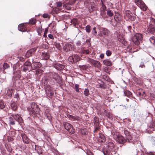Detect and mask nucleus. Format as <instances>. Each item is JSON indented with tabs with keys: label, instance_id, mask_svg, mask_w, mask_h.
I'll return each mask as SVG.
<instances>
[{
	"label": "nucleus",
	"instance_id": "obj_8",
	"mask_svg": "<svg viewBox=\"0 0 155 155\" xmlns=\"http://www.w3.org/2000/svg\"><path fill=\"white\" fill-rule=\"evenodd\" d=\"M151 24L149 25L147 29V31L152 34L155 33V20H151Z\"/></svg>",
	"mask_w": 155,
	"mask_h": 155
},
{
	"label": "nucleus",
	"instance_id": "obj_60",
	"mask_svg": "<svg viewBox=\"0 0 155 155\" xmlns=\"http://www.w3.org/2000/svg\"><path fill=\"white\" fill-rule=\"evenodd\" d=\"M119 15V14L118 13H116L115 15L114 16V19H116L118 18H119L118 16Z\"/></svg>",
	"mask_w": 155,
	"mask_h": 155
},
{
	"label": "nucleus",
	"instance_id": "obj_59",
	"mask_svg": "<svg viewBox=\"0 0 155 155\" xmlns=\"http://www.w3.org/2000/svg\"><path fill=\"white\" fill-rule=\"evenodd\" d=\"M103 152L104 155H110V153L106 150L103 151Z\"/></svg>",
	"mask_w": 155,
	"mask_h": 155
},
{
	"label": "nucleus",
	"instance_id": "obj_36",
	"mask_svg": "<svg viewBox=\"0 0 155 155\" xmlns=\"http://www.w3.org/2000/svg\"><path fill=\"white\" fill-rule=\"evenodd\" d=\"M155 126V123L153 121H151L149 125V127L150 128H153Z\"/></svg>",
	"mask_w": 155,
	"mask_h": 155
},
{
	"label": "nucleus",
	"instance_id": "obj_49",
	"mask_svg": "<svg viewBox=\"0 0 155 155\" xmlns=\"http://www.w3.org/2000/svg\"><path fill=\"white\" fill-rule=\"evenodd\" d=\"M103 78L107 81H109L110 79L109 77L106 75H104L103 76Z\"/></svg>",
	"mask_w": 155,
	"mask_h": 155
},
{
	"label": "nucleus",
	"instance_id": "obj_28",
	"mask_svg": "<svg viewBox=\"0 0 155 155\" xmlns=\"http://www.w3.org/2000/svg\"><path fill=\"white\" fill-rule=\"evenodd\" d=\"M74 59V63H76L80 60V58L78 55H74L73 56Z\"/></svg>",
	"mask_w": 155,
	"mask_h": 155
},
{
	"label": "nucleus",
	"instance_id": "obj_34",
	"mask_svg": "<svg viewBox=\"0 0 155 155\" xmlns=\"http://www.w3.org/2000/svg\"><path fill=\"white\" fill-rule=\"evenodd\" d=\"M54 45L58 49L60 50L61 49V47L60 43L55 42L54 44Z\"/></svg>",
	"mask_w": 155,
	"mask_h": 155
},
{
	"label": "nucleus",
	"instance_id": "obj_42",
	"mask_svg": "<svg viewBox=\"0 0 155 155\" xmlns=\"http://www.w3.org/2000/svg\"><path fill=\"white\" fill-rule=\"evenodd\" d=\"M4 108H5V105L3 102L2 101H0V108L2 109Z\"/></svg>",
	"mask_w": 155,
	"mask_h": 155
},
{
	"label": "nucleus",
	"instance_id": "obj_25",
	"mask_svg": "<svg viewBox=\"0 0 155 155\" xmlns=\"http://www.w3.org/2000/svg\"><path fill=\"white\" fill-rule=\"evenodd\" d=\"M102 32L104 35L107 36L108 35L109 31L107 29L103 28L102 29Z\"/></svg>",
	"mask_w": 155,
	"mask_h": 155
},
{
	"label": "nucleus",
	"instance_id": "obj_17",
	"mask_svg": "<svg viewBox=\"0 0 155 155\" xmlns=\"http://www.w3.org/2000/svg\"><path fill=\"white\" fill-rule=\"evenodd\" d=\"M107 146L109 148L110 150L112 151L114 150V145L112 142H110L107 144Z\"/></svg>",
	"mask_w": 155,
	"mask_h": 155
},
{
	"label": "nucleus",
	"instance_id": "obj_55",
	"mask_svg": "<svg viewBox=\"0 0 155 155\" xmlns=\"http://www.w3.org/2000/svg\"><path fill=\"white\" fill-rule=\"evenodd\" d=\"M43 17L44 18H50L48 14L46 13L44 14H43Z\"/></svg>",
	"mask_w": 155,
	"mask_h": 155
},
{
	"label": "nucleus",
	"instance_id": "obj_61",
	"mask_svg": "<svg viewBox=\"0 0 155 155\" xmlns=\"http://www.w3.org/2000/svg\"><path fill=\"white\" fill-rule=\"evenodd\" d=\"M87 68V67L86 65H82L81 67V68L83 69H86Z\"/></svg>",
	"mask_w": 155,
	"mask_h": 155
},
{
	"label": "nucleus",
	"instance_id": "obj_57",
	"mask_svg": "<svg viewBox=\"0 0 155 155\" xmlns=\"http://www.w3.org/2000/svg\"><path fill=\"white\" fill-rule=\"evenodd\" d=\"M62 5V3L60 2H58L57 3V6L58 7H61Z\"/></svg>",
	"mask_w": 155,
	"mask_h": 155
},
{
	"label": "nucleus",
	"instance_id": "obj_2",
	"mask_svg": "<svg viewBox=\"0 0 155 155\" xmlns=\"http://www.w3.org/2000/svg\"><path fill=\"white\" fill-rule=\"evenodd\" d=\"M31 105V108L29 110L30 115L34 118L39 117L40 115V109L37 104L35 102H32Z\"/></svg>",
	"mask_w": 155,
	"mask_h": 155
},
{
	"label": "nucleus",
	"instance_id": "obj_38",
	"mask_svg": "<svg viewBox=\"0 0 155 155\" xmlns=\"http://www.w3.org/2000/svg\"><path fill=\"white\" fill-rule=\"evenodd\" d=\"M31 64L29 61H26L24 64L23 66L26 67H30L31 66Z\"/></svg>",
	"mask_w": 155,
	"mask_h": 155
},
{
	"label": "nucleus",
	"instance_id": "obj_19",
	"mask_svg": "<svg viewBox=\"0 0 155 155\" xmlns=\"http://www.w3.org/2000/svg\"><path fill=\"white\" fill-rule=\"evenodd\" d=\"M139 6H140V9L143 11H145L147 9V7L143 2Z\"/></svg>",
	"mask_w": 155,
	"mask_h": 155
},
{
	"label": "nucleus",
	"instance_id": "obj_35",
	"mask_svg": "<svg viewBox=\"0 0 155 155\" xmlns=\"http://www.w3.org/2000/svg\"><path fill=\"white\" fill-rule=\"evenodd\" d=\"M107 15L110 17H112L113 15V13L111 11L110 9H108L107 11Z\"/></svg>",
	"mask_w": 155,
	"mask_h": 155
},
{
	"label": "nucleus",
	"instance_id": "obj_33",
	"mask_svg": "<svg viewBox=\"0 0 155 155\" xmlns=\"http://www.w3.org/2000/svg\"><path fill=\"white\" fill-rule=\"evenodd\" d=\"M99 87L104 89H106L107 88L106 85L103 82H102L101 84H99Z\"/></svg>",
	"mask_w": 155,
	"mask_h": 155
},
{
	"label": "nucleus",
	"instance_id": "obj_32",
	"mask_svg": "<svg viewBox=\"0 0 155 155\" xmlns=\"http://www.w3.org/2000/svg\"><path fill=\"white\" fill-rule=\"evenodd\" d=\"M111 23L114 26H115L117 25L118 22L117 20H112V21H111Z\"/></svg>",
	"mask_w": 155,
	"mask_h": 155
},
{
	"label": "nucleus",
	"instance_id": "obj_22",
	"mask_svg": "<svg viewBox=\"0 0 155 155\" xmlns=\"http://www.w3.org/2000/svg\"><path fill=\"white\" fill-rule=\"evenodd\" d=\"M124 94L125 96L130 97H132V93L128 90H124Z\"/></svg>",
	"mask_w": 155,
	"mask_h": 155
},
{
	"label": "nucleus",
	"instance_id": "obj_24",
	"mask_svg": "<svg viewBox=\"0 0 155 155\" xmlns=\"http://www.w3.org/2000/svg\"><path fill=\"white\" fill-rule=\"evenodd\" d=\"M11 106L12 109L14 111L16 110L17 108V104L15 103L12 102L11 104Z\"/></svg>",
	"mask_w": 155,
	"mask_h": 155
},
{
	"label": "nucleus",
	"instance_id": "obj_10",
	"mask_svg": "<svg viewBox=\"0 0 155 155\" xmlns=\"http://www.w3.org/2000/svg\"><path fill=\"white\" fill-rule=\"evenodd\" d=\"M27 23V22L19 25L18 27V30L22 32L25 31L27 30L26 25Z\"/></svg>",
	"mask_w": 155,
	"mask_h": 155
},
{
	"label": "nucleus",
	"instance_id": "obj_3",
	"mask_svg": "<svg viewBox=\"0 0 155 155\" xmlns=\"http://www.w3.org/2000/svg\"><path fill=\"white\" fill-rule=\"evenodd\" d=\"M11 116L9 117L8 118L9 124L10 125H13L15 124V121L13 117L19 124L23 123V120L20 115L18 114H12Z\"/></svg>",
	"mask_w": 155,
	"mask_h": 155
},
{
	"label": "nucleus",
	"instance_id": "obj_11",
	"mask_svg": "<svg viewBox=\"0 0 155 155\" xmlns=\"http://www.w3.org/2000/svg\"><path fill=\"white\" fill-rule=\"evenodd\" d=\"M21 136L22 138L23 141L25 143L27 144L29 143L30 139L26 134L25 133H22L21 134Z\"/></svg>",
	"mask_w": 155,
	"mask_h": 155
},
{
	"label": "nucleus",
	"instance_id": "obj_16",
	"mask_svg": "<svg viewBox=\"0 0 155 155\" xmlns=\"http://www.w3.org/2000/svg\"><path fill=\"white\" fill-rule=\"evenodd\" d=\"M54 67L58 70H61L64 68V66L62 64L56 63L54 65Z\"/></svg>",
	"mask_w": 155,
	"mask_h": 155
},
{
	"label": "nucleus",
	"instance_id": "obj_62",
	"mask_svg": "<svg viewBox=\"0 0 155 155\" xmlns=\"http://www.w3.org/2000/svg\"><path fill=\"white\" fill-rule=\"evenodd\" d=\"M48 37L51 39H54V38L53 35L51 34H49L48 35Z\"/></svg>",
	"mask_w": 155,
	"mask_h": 155
},
{
	"label": "nucleus",
	"instance_id": "obj_47",
	"mask_svg": "<svg viewBox=\"0 0 155 155\" xmlns=\"http://www.w3.org/2000/svg\"><path fill=\"white\" fill-rule=\"evenodd\" d=\"M79 85L78 84H76L75 85V91L78 92H79Z\"/></svg>",
	"mask_w": 155,
	"mask_h": 155
},
{
	"label": "nucleus",
	"instance_id": "obj_46",
	"mask_svg": "<svg viewBox=\"0 0 155 155\" xmlns=\"http://www.w3.org/2000/svg\"><path fill=\"white\" fill-rule=\"evenodd\" d=\"M112 53V52L110 50H107L106 52V54L108 56H110L111 55Z\"/></svg>",
	"mask_w": 155,
	"mask_h": 155
},
{
	"label": "nucleus",
	"instance_id": "obj_64",
	"mask_svg": "<svg viewBox=\"0 0 155 155\" xmlns=\"http://www.w3.org/2000/svg\"><path fill=\"white\" fill-rule=\"evenodd\" d=\"M19 60L21 62H24L25 61V59L22 57H20L19 58Z\"/></svg>",
	"mask_w": 155,
	"mask_h": 155
},
{
	"label": "nucleus",
	"instance_id": "obj_7",
	"mask_svg": "<svg viewBox=\"0 0 155 155\" xmlns=\"http://www.w3.org/2000/svg\"><path fill=\"white\" fill-rule=\"evenodd\" d=\"M65 128L70 133L74 134L75 132V130L73 126L69 123L64 122L63 123Z\"/></svg>",
	"mask_w": 155,
	"mask_h": 155
},
{
	"label": "nucleus",
	"instance_id": "obj_41",
	"mask_svg": "<svg viewBox=\"0 0 155 155\" xmlns=\"http://www.w3.org/2000/svg\"><path fill=\"white\" fill-rule=\"evenodd\" d=\"M95 129L94 131V133H96L98 130L100 129L99 127V125H95Z\"/></svg>",
	"mask_w": 155,
	"mask_h": 155
},
{
	"label": "nucleus",
	"instance_id": "obj_63",
	"mask_svg": "<svg viewBox=\"0 0 155 155\" xmlns=\"http://www.w3.org/2000/svg\"><path fill=\"white\" fill-rule=\"evenodd\" d=\"M48 31V29H45V31L44 35H43L44 37H45L46 36V34L47 33Z\"/></svg>",
	"mask_w": 155,
	"mask_h": 155
},
{
	"label": "nucleus",
	"instance_id": "obj_58",
	"mask_svg": "<svg viewBox=\"0 0 155 155\" xmlns=\"http://www.w3.org/2000/svg\"><path fill=\"white\" fill-rule=\"evenodd\" d=\"M42 47L43 48H44L45 49H47L48 48V45L45 44H43V45H42Z\"/></svg>",
	"mask_w": 155,
	"mask_h": 155
},
{
	"label": "nucleus",
	"instance_id": "obj_44",
	"mask_svg": "<svg viewBox=\"0 0 155 155\" xmlns=\"http://www.w3.org/2000/svg\"><path fill=\"white\" fill-rule=\"evenodd\" d=\"M149 40L151 43H154L155 42V37H152L150 38Z\"/></svg>",
	"mask_w": 155,
	"mask_h": 155
},
{
	"label": "nucleus",
	"instance_id": "obj_5",
	"mask_svg": "<svg viewBox=\"0 0 155 155\" xmlns=\"http://www.w3.org/2000/svg\"><path fill=\"white\" fill-rule=\"evenodd\" d=\"M84 4L90 12H92L95 10V5L94 2L87 1L85 2Z\"/></svg>",
	"mask_w": 155,
	"mask_h": 155
},
{
	"label": "nucleus",
	"instance_id": "obj_9",
	"mask_svg": "<svg viewBox=\"0 0 155 155\" xmlns=\"http://www.w3.org/2000/svg\"><path fill=\"white\" fill-rule=\"evenodd\" d=\"M49 77L51 80H54L53 81L54 82L55 81L57 82L60 79V76L57 73L54 72H51L49 73Z\"/></svg>",
	"mask_w": 155,
	"mask_h": 155
},
{
	"label": "nucleus",
	"instance_id": "obj_26",
	"mask_svg": "<svg viewBox=\"0 0 155 155\" xmlns=\"http://www.w3.org/2000/svg\"><path fill=\"white\" fill-rule=\"evenodd\" d=\"M42 56L45 60H47L49 58V54L46 52H44L42 53Z\"/></svg>",
	"mask_w": 155,
	"mask_h": 155
},
{
	"label": "nucleus",
	"instance_id": "obj_31",
	"mask_svg": "<svg viewBox=\"0 0 155 155\" xmlns=\"http://www.w3.org/2000/svg\"><path fill=\"white\" fill-rule=\"evenodd\" d=\"M84 94L86 96H88L90 94L89 90L87 88L85 89Z\"/></svg>",
	"mask_w": 155,
	"mask_h": 155
},
{
	"label": "nucleus",
	"instance_id": "obj_30",
	"mask_svg": "<svg viewBox=\"0 0 155 155\" xmlns=\"http://www.w3.org/2000/svg\"><path fill=\"white\" fill-rule=\"evenodd\" d=\"M71 24V25L75 26L77 24H78V22L77 20H70Z\"/></svg>",
	"mask_w": 155,
	"mask_h": 155
},
{
	"label": "nucleus",
	"instance_id": "obj_29",
	"mask_svg": "<svg viewBox=\"0 0 155 155\" xmlns=\"http://www.w3.org/2000/svg\"><path fill=\"white\" fill-rule=\"evenodd\" d=\"M13 93V90L12 89H8L7 93V95L9 97H11L12 96Z\"/></svg>",
	"mask_w": 155,
	"mask_h": 155
},
{
	"label": "nucleus",
	"instance_id": "obj_18",
	"mask_svg": "<svg viewBox=\"0 0 155 155\" xmlns=\"http://www.w3.org/2000/svg\"><path fill=\"white\" fill-rule=\"evenodd\" d=\"M98 141L100 143L105 142V138L104 136L102 134H100V136L98 139Z\"/></svg>",
	"mask_w": 155,
	"mask_h": 155
},
{
	"label": "nucleus",
	"instance_id": "obj_4",
	"mask_svg": "<svg viewBox=\"0 0 155 155\" xmlns=\"http://www.w3.org/2000/svg\"><path fill=\"white\" fill-rule=\"evenodd\" d=\"M143 37L142 35L140 34H136L132 38L133 42L136 45H138L140 43V42L142 40Z\"/></svg>",
	"mask_w": 155,
	"mask_h": 155
},
{
	"label": "nucleus",
	"instance_id": "obj_14",
	"mask_svg": "<svg viewBox=\"0 0 155 155\" xmlns=\"http://www.w3.org/2000/svg\"><path fill=\"white\" fill-rule=\"evenodd\" d=\"M36 50V49L34 48L28 51L26 54L25 55L26 57L27 58H28L32 56V55L34 54Z\"/></svg>",
	"mask_w": 155,
	"mask_h": 155
},
{
	"label": "nucleus",
	"instance_id": "obj_6",
	"mask_svg": "<svg viewBox=\"0 0 155 155\" xmlns=\"http://www.w3.org/2000/svg\"><path fill=\"white\" fill-rule=\"evenodd\" d=\"M87 61L91 64L93 66L98 68L101 67V63L99 61L88 58L87 59Z\"/></svg>",
	"mask_w": 155,
	"mask_h": 155
},
{
	"label": "nucleus",
	"instance_id": "obj_50",
	"mask_svg": "<svg viewBox=\"0 0 155 155\" xmlns=\"http://www.w3.org/2000/svg\"><path fill=\"white\" fill-rule=\"evenodd\" d=\"M82 53L84 54H88L90 53V52L88 50H83L82 51Z\"/></svg>",
	"mask_w": 155,
	"mask_h": 155
},
{
	"label": "nucleus",
	"instance_id": "obj_45",
	"mask_svg": "<svg viewBox=\"0 0 155 155\" xmlns=\"http://www.w3.org/2000/svg\"><path fill=\"white\" fill-rule=\"evenodd\" d=\"M37 31L38 33V34L39 35H41V33H42V30L41 28H38L37 29Z\"/></svg>",
	"mask_w": 155,
	"mask_h": 155
},
{
	"label": "nucleus",
	"instance_id": "obj_53",
	"mask_svg": "<svg viewBox=\"0 0 155 155\" xmlns=\"http://www.w3.org/2000/svg\"><path fill=\"white\" fill-rule=\"evenodd\" d=\"M36 20H30L29 21L28 23L29 24H31L32 25H34L36 23Z\"/></svg>",
	"mask_w": 155,
	"mask_h": 155
},
{
	"label": "nucleus",
	"instance_id": "obj_40",
	"mask_svg": "<svg viewBox=\"0 0 155 155\" xmlns=\"http://www.w3.org/2000/svg\"><path fill=\"white\" fill-rule=\"evenodd\" d=\"M9 67V65L6 63H5L3 65V68L4 69H6Z\"/></svg>",
	"mask_w": 155,
	"mask_h": 155
},
{
	"label": "nucleus",
	"instance_id": "obj_51",
	"mask_svg": "<svg viewBox=\"0 0 155 155\" xmlns=\"http://www.w3.org/2000/svg\"><path fill=\"white\" fill-rule=\"evenodd\" d=\"M92 33L94 35H96L97 33V31H96L95 27H94L93 28V30L92 31Z\"/></svg>",
	"mask_w": 155,
	"mask_h": 155
},
{
	"label": "nucleus",
	"instance_id": "obj_12",
	"mask_svg": "<svg viewBox=\"0 0 155 155\" xmlns=\"http://www.w3.org/2000/svg\"><path fill=\"white\" fill-rule=\"evenodd\" d=\"M63 49L65 51L68 52L73 49L72 46L70 44H66L63 47Z\"/></svg>",
	"mask_w": 155,
	"mask_h": 155
},
{
	"label": "nucleus",
	"instance_id": "obj_27",
	"mask_svg": "<svg viewBox=\"0 0 155 155\" xmlns=\"http://www.w3.org/2000/svg\"><path fill=\"white\" fill-rule=\"evenodd\" d=\"M94 122L95 125H99V120L97 117H95L94 118Z\"/></svg>",
	"mask_w": 155,
	"mask_h": 155
},
{
	"label": "nucleus",
	"instance_id": "obj_39",
	"mask_svg": "<svg viewBox=\"0 0 155 155\" xmlns=\"http://www.w3.org/2000/svg\"><path fill=\"white\" fill-rule=\"evenodd\" d=\"M68 60L69 61L72 63H74V59L73 56L69 57L68 58Z\"/></svg>",
	"mask_w": 155,
	"mask_h": 155
},
{
	"label": "nucleus",
	"instance_id": "obj_15",
	"mask_svg": "<svg viewBox=\"0 0 155 155\" xmlns=\"http://www.w3.org/2000/svg\"><path fill=\"white\" fill-rule=\"evenodd\" d=\"M117 140L120 144H122L126 142L124 137L121 135H118L117 137Z\"/></svg>",
	"mask_w": 155,
	"mask_h": 155
},
{
	"label": "nucleus",
	"instance_id": "obj_23",
	"mask_svg": "<svg viewBox=\"0 0 155 155\" xmlns=\"http://www.w3.org/2000/svg\"><path fill=\"white\" fill-rule=\"evenodd\" d=\"M102 7L101 8L100 10L101 13H104L105 11L106 10V7L103 1H101Z\"/></svg>",
	"mask_w": 155,
	"mask_h": 155
},
{
	"label": "nucleus",
	"instance_id": "obj_48",
	"mask_svg": "<svg viewBox=\"0 0 155 155\" xmlns=\"http://www.w3.org/2000/svg\"><path fill=\"white\" fill-rule=\"evenodd\" d=\"M151 142L153 144L155 145V137H152L151 140Z\"/></svg>",
	"mask_w": 155,
	"mask_h": 155
},
{
	"label": "nucleus",
	"instance_id": "obj_1",
	"mask_svg": "<svg viewBox=\"0 0 155 155\" xmlns=\"http://www.w3.org/2000/svg\"><path fill=\"white\" fill-rule=\"evenodd\" d=\"M124 132L127 139L128 142L134 143L138 140V137L136 133H132L130 131L131 130L129 128H124Z\"/></svg>",
	"mask_w": 155,
	"mask_h": 155
},
{
	"label": "nucleus",
	"instance_id": "obj_21",
	"mask_svg": "<svg viewBox=\"0 0 155 155\" xmlns=\"http://www.w3.org/2000/svg\"><path fill=\"white\" fill-rule=\"evenodd\" d=\"M103 63L104 64L108 66H111L112 65V63L109 59L104 60L103 61Z\"/></svg>",
	"mask_w": 155,
	"mask_h": 155
},
{
	"label": "nucleus",
	"instance_id": "obj_52",
	"mask_svg": "<svg viewBox=\"0 0 155 155\" xmlns=\"http://www.w3.org/2000/svg\"><path fill=\"white\" fill-rule=\"evenodd\" d=\"M91 38L87 39L86 41V43L89 46H90L91 45V43H90Z\"/></svg>",
	"mask_w": 155,
	"mask_h": 155
},
{
	"label": "nucleus",
	"instance_id": "obj_13",
	"mask_svg": "<svg viewBox=\"0 0 155 155\" xmlns=\"http://www.w3.org/2000/svg\"><path fill=\"white\" fill-rule=\"evenodd\" d=\"M35 150L39 155H41L43 153V149L40 146L35 145Z\"/></svg>",
	"mask_w": 155,
	"mask_h": 155
},
{
	"label": "nucleus",
	"instance_id": "obj_20",
	"mask_svg": "<svg viewBox=\"0 0 155 155\" xmlns=\"http://www.w3.org/2000/svg\"><path fill=\"white\" fill-rule=\"evenodd\" d=\"M67 116L70 120H79V118L78 117H75L70 114H68L67 115Z\"/></svg>",
	"mask_w": 155,
	"mask_h": 155
},
{
	"label": "nucleus",
	"instance_id": "obj_43",
	"mask_svg": "<svg viewBox=\"0 0 155 155\" xmlns=\"http://www.w3.org/2000/svg\"><path fill=\"white\" fill-rule=\"evenodd\" d=\"M134 2L138 6L142 2V0H134Z\"/></svg>",
	"mask_w": 155,
	"mask_h": 155
},
{
	"label": "nucleus",
	"instance_id": "obj_56",
	"mask_svg": "<svg viewBox=\"0 0 155 155\" xmlns=\"http://www.w3.org/2000/svg\"><path fill=\"white\" fill-rule=\"evenodd\" d=\"M24 67L23 68V71L24 72H26L27 71L29 70V68L27 67L23 66Z\"/></svg>",
	"mask_w": 155,
	"mask_h": 155
},
{
	"label": "nucleus",
	"instance_id": "obj_54",
	"mask_svg": "<svg viewBox=\"0 0 155 155\" xmlns=\"http://www.w3.org/2000/svg\"><path fill=\"white\" fill-rule=\"evenodd\" d=\"M20 148L23 150H25L26 148V146L25 145H21L20 146Z\"/></svg>",
	"mask_w": 155,
	"mask_h": 155
},
{
	"label": "nucleus",
	"instance_id": "obj_37",
	"mask_svg": "<svg viewBox=\"0 0 155 155\" xmlns=\"http://www.w3.org/2000/svg\"><path fill=\"white\" fill-rule=\"evenodd\" d=\"M91 26L89 25H87L85 27V30L86 32L88 33L90 32L91 31L90 29Z\"/></svg>",
	"mask_w": 155,
	"mask_h": 155
}]
</instances>
